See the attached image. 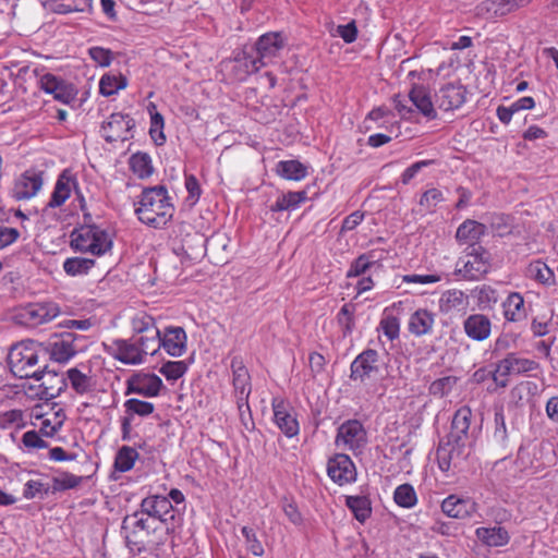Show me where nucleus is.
Returning <instances> with one entry per match:
<instances>
[{"label":"nucleus","instance_id":"f257e3e1","mask_svg":"<svg viewBox=\"0 0 558 558\" xmlns=\"http://www.w3.org/2000/svg\"><path fill=\"white\" fill-rule=\"evenodd\" d=\"M472 417V411L468 405L454 412L447 442L437 450L438 465L441 471L447 472L451 464L468 457L469 449L474 445L477 435L476 427H471Z\"/></svg>","mask_w":558,"mask_h":558},{"label":"nucleus","instance_id":"f03ea898","mask_svg":"<svg viewBox=\"0 0 558 558\" xmlns=\"http://www.w3.org/2000/svg\"><path fill=\"white\" fill-rule=\"evenodd\" d=\"M134 205L138 220L155 229L166 227L175 211L168 190L163 185L144 189Z\"/></svg>","mask_w":558,"mask_h":558},{"label":"nucleus","instance_id":"7ed1b4c3","mask_svg":"<svg viewBox=\"0 0 558 558\" xmlns=\"http://www.w3.org/2000/svg\"><path fill=\"white\" fill-rule=\"evenodd\" d=\"M38 357L34 342L23 341L11 348L8 354V364L12 374L19 378H34L39 381L40 378L46 379L49 376L51 379H56L60 384L56 390L60 391L66 386L63 375L37 366Z\"/></svg>","mask_w":558,"mask_h":558},{"label":"nucleus","instance_id":"20e7f679","mask_svg":"<svg viewBox=\"0 0 558 558\" xmlns=\"http://www.w3.org/2000/svg\"><path fill=\"white\" fill-rule=\"evenodd\" d=\"M71 247L93 256H102L112 248V239L108 231L99 226L86 225L71 233Z\"/></svg>","mask_w":558,"mask_h":558},{"label":"nucleus","instance_id":"39448f33","mask_svg":"<svg viewBox=\"0 0 558 558\" xmlns=\"http://www.w3.org/2000/svg\"><path fill=\"white\" fill-rule=\"evenodd\" d=\"M490 253L478 244L469 245L456 265V274L464 280H480L490 269Z\"/></svg>","mask_w":558,"mask_h":558},{"label":"nucleus","instance_id":"423d86ee","mask_svg":"<svg viewBox=\"0 0 558 558\" xmlns=\"http://www.w3.org/2000/svg\"><path fill=\"white\" fill-rule=\"evenodd\" d=\"M105 350L116 360L129 365H138L144 363L147 355H155L158 348L147 347L138 338L116 339L110 343H104Z\"/></svg>","mask_w":558,"mask_h":558},{"label":"nucleus","instance_id":"0eeeda50","mask_svg":"<svg viewBox=\"0 0 558 558\" xmlns=\"http://www.w3.org/2000/svg\"><path fill=\"white\" fill-rule=\"evenodd\" d=\"M138 511L140 514H145L161 523L166 533L173 532L175 526L174 508L167 497L160 495L148 496L141 501Z\"/></svg>","mask_w":558,"mask_h":558},{"label":"nucleus","instance_id":"6e6552de","mask_svg":"<svg viewBox=\"0 0 558 558\" xmlns=\"http://www.w3.org/2000/svg\"><path fill=\"white\" fill-rule=\"evenodd\" d=\"M60 307L54 302L31 303L19 308L14 315L16 324L27 328H36L54 319Z\"/></svg>","mask_w":558,"mask_h":558},{"label":"nucleus","instance_id":"1a4fd4ad","mask_svg":"<svg viewBox=\"0 0 558 558\" xmlns=\"http://www.w3.org/2000/svg\"><path fill=\"white\" fill-rule=\"evenodd\" d=\"M545 449L543 444L522 445L515 459L518 470L526 474H536L544 470L550 462V459L545 457Z\"/></svg>","mask_w":558,"mask_h":558},{"label":"nucleus","instance_id":"9d476101","mask_svg":"<svg viewBox=\"0 0 558 558\" xmlns=\"http://www.w3.org/2000/svg\"><path fill=\"white\" fill-rule=\"evenodd\" d=\"M134 126L135 121L130 114L114 112L102 122L100 134L108 143L125 142L133 137Z\"/></svg>","mask_w":558,"mask_h":558},{"label":"nucleus","instance_id":"9b49d317","mask_svg":"<svg viewBox=\"0 0 558 558\" xmlns=\"http://www.w3.org/2000/svg\"><path fill=\"white\" fill-rule=\"evenodd\" d=\"M379 354L374 349L362 351L350 365V378L353 381L367 384L379 374Z\"/></svg>","mask_w":558,"mask_h":558},{"label":"nucleus","instance_id":"f8f14e48","mask_svg":"<svg viewBox=\"0 0 558 558\" xmlns=\"http://www.w3.org/2000/svg\"><path fill=\"white\" fill-rule=\"evenodd\" d=\"M286 45L287 38L282 33H266L259 36L254 45V50L256 52L255 58L262 66H267L275 62Z\"/></svg>","mask_w":558,"mask_h":558},{"label":"nucleus","instance_id":"ddd939ff","mask_svg":"<svg viewBox=\"0 0 558 558\" xmlns=\"http://www.w3.org/2000/svg\"><path fill=\"white\" fill-rule=\"evenodd\" d=\"M366 430L357 420H348L342 423L336 436V445L347 450L356 451L366 445Z\"/></svg>","mask_w":558,"mask_h":558},{"label":"nucleus","instance_id":"4468645a","mask_svg":"<svg viewBox=\"0 0 558 558\" xmlns=\"http://www.w3.org/2000/svg\"><path fill=\"white\" fill-rule=\"evenodd\" d=\"M327 474L333 483L342 486L355 482L356 468L348 454L337 453L327 462Z\"/></svg>","mask_w":558,"mask_h":558},{"label":"nucleus","instance_id":"2eb2a0df","mask_svg":"<svg viewBox=\"0 0 558 558\" xmlns=\"http://www.w3.org/2000/svg\"><path fill=\"white\" fill-rule=\"evenodd\" d=\"M130 519L132 522V530L125 535L128 544H137L143 542L141 536L150 537L154 536L157 539V535L161 533L165 527L158 521H154L145 514H140V511H135Z\"/></svg>","mask_w":558,"mask_h":558},{"label":"nucleus","instance_id":"dca6fc26","mask_svg":"<svg viewBox=\"0 0 558 558\" xmlns=\"http://www.w3.org/2000/svg\"><path fill=\"white\" fill-rule=\"evenodd\" d=\"M187 337L182 327L170 326L165 328L163 332L159 331L158 351L160 348L171 356L180 357L186 351Z\"/></svg>","mask_w":558,"mask_h":558},{"label":"nucleus","instance_id":"f3484780","mask_svg":"<svg viewBox=\"0 0 558 558\" xmlns=\"http://www.w3.org/2000/svg\"><path fill=\"white\" fill-rule=\"evenodd\" d=\"M133 336L145 343V348H158L159 329L154 317L146 313H137L131 322Z\"/></svg>","mask_w":558,"mask_h":558},{"label":"nucleus","instance_id":"a211bd4d","mask_svg":"<svg viewBox=\"0 0 558 558\" xmlns=\"http://www.w3.org/2000/svg\"><path fill=\"white\" fill-rule=\"evenodd\" d=\"M263 68L255 56L246 51L238 53L232 60L225 62V69L229 71L232 80L244 82L248 76Z\"/></svg>","mask_w":558,"mask_h":558},{"label":"nucleus","instance_id":"6ab92c4d","mask_svg":"<svg viewBox=\"0 0 558 558\" xmlns=\"http://www.w3.org/2000/svg\"><path fill=\"white\" fill-rule=\"evenodd\" d=\"M43 184V172L26 170L15 180L12 195L16 199H29L41 190Z\"/></svg>","mask_w":558,"mask_h":558},{"label":"nucleus","instance_id":"aec40b11","mask_svg":"<svg viewBox=\"0 0 558 558\" xmlns=\"http://www.w3.org/2000/svg\"><path fill=\"white\" fill-rule=\"evenodd\" d=\"M161 387L162 380L156 374L138 373L128 380L125 393H137L143 397L151 398L159 395Z\"/></svg>","mask_w":558,"mask_h":558},{"label":"nucleus","instance_id":"412c9836","mask_svg":"<svg viewBox=\"0 0 558 558\" xmlns=\"http://www.w3.org/2000/svg\"><path fill=\"white\" fill-rule=\"evenodd\" d=\"M274 420L278 428L289 438L299 434V422L292 409L281 399L272 400Z\"/></svg>","mask_w":558,"mask_h":558},{"label":"nucleus","instance_id":"4be33fe9","mask_svg":"<svg viewBox=\"0 0 558 558\" xmlns=\"http://www.w3.org/2000/svg\"><path fill=\"white\" fill-rule=\"evenodd\" d=\"M466 100V89L460 83H448L439 88L436 102L441 110L459 109Z\"/></svg>","mask_w":558,"mask_h":558},{"label":"nucleus","instance_id":"5701e85b","mask_svg":"<svg viewBox=\"0 0 558 558\" xmlns=\"http://www.w3.org/2000/svg\"><path fill=\"white\" fill-rule=\"evenodd\" d=\"M75 341L76 336L73 332H64L60 336L51 337L49 341L51 359L59 363H65L71 360L78 351Z\"/></svg>","mask_w":558,"mask_h":558},{"label":"nucleus","instance_id":"b1692460","mask_svg":"<svg viewBox=\"0 0 558 558\" xmlns=\"http://www.w3.org/2000/svg\"><path fill=\"white\" fill-rule=\"evenodd\" d=\"M231 369L236 403L241 410L243 405H247V399L251 393L250 375L240 357L232 359Z\"/></svg>","mask_w":558,"mask_h":558},{"label":"nucleus","instance_id":"393cba45","mask_svg":"<svg viewBox=\"0 0 558 558\" xmlns=\"http://www.w3.org/2000/svg\"><path fill=\"white\" fill-rule=\"evenodd\" d=\"M530 2L531 0H485L476 7V14L487 19L504 16Z\"/></svg>","mask_w":558,"mask_h":558},{"label":"nucleus","instance_id":"a878e982","mask_svg":"<svg viewBox=\"0 0 558 558\" xmlns=\"http://www.w3.org/2000/svg\"><path fill=\"white\" fill-rule=\"evenodd\" d=\"M470 305L469 295L458 289L445 291L438 302L439 311L442 314L465 315Z\"/></svg>","mask_w":558,"mask_h":558},{"label":"nucleus","instance_id":"bb28decb","mask_svg":"<svg viewBox=\"0 0 558 558\" xmlns=\"http://www.w3.org/2000/svg\"><path fill=\"white\" fill-rule=\"evenodd\" d=\"M441 511L453 519H465L476 512V502L471 498H461L457 495H449L441 502Z\"/></svg>","mask_w":558,"mask_h":558},{"label":"nucleus","instance_id":"cd10ccee","mask_svg":"<svg viewBox=\"0 0 558 558\" xmlns=\"http://www.w3.org/2000/svg\"><path fill=\"white\" fill-rule=\"evenodd\" d=\"M409 99L415 110L427 120H435L437 111L432 101L429 89L421 84H414L409 92Z\"/></svg>","mask_w":558,"mask_h":558},{"label":"nucleus","instance_id":"c85d7f7f","mask_svg":"<svg viewBox=\"0 0 558 558\" xmlns=\"http://www.w3.org/2000/svg\"><path fill=\"white\" fill-rule=\"evenodd\" d=\"M465 335L474 341H484L492 332V322L484 314H471L463 320Z\"/></svg>","mask_w":558,"mask_h":558},{"label":"nucleus","instance_id":"c756f323","mask_svg":"<svg viewBox=\"0 0 558 558\" xmlns=\"http://www.w3.org/2000/svg\"><path fill=\"white\" fill-rule=\"evenodd\" d=\"M383 259V251L372 250L361 254L350 264L347 271V278L362 277L366 275L372 268L379 267Z\"/></svg>","mask_w":558,"mask_h":558},{"label":"nucleus","instance_id":"7c9ffc66","mask_svg":"<svg viewBox=\"0 0 558 558\" xmlns=\"http://www.w3.org/2000/svg\"><path fill=\"white\" fill-rule=\"evenodd\" d=\"M435 314L426 308L414 311L408 320V331L415 337L430 335L434 330Z\"/></svg>","mask_w":558,"mask_h":558},{"label":"nucleus","instance_id":"2f4dec72","mask_svg":"<svg viewBox=\"0 0 558 558\" xmlns=\"http://www.w3.org/2000/svg\"><path fill=\"white\" fill-rule=\"evenodd\" d=\"M74 186H76V180L70 174L68 170L62 171V173L57 179L47 206L50 208L62 206L70 197Z\"/></svg>","mask_w":558,"mask_h":558},{"label":"nucleus","instance_id":"473e14b6","mask_svg":"<svg viewBox=\"0 0 558 558\" xmlns=\"http://www.w3.org/2000/svg\"><path fill=\"white\" fill-rule=\"evenodd\" d=\"M504 317L508 322L518 323L526 319L527 307L521 293L511 292L502 303Z\"/></svg>","mask_w":558,"mask_h":558},{"label":"nucleus","instance_id":"72a5a7b5","mask_svg":"<svg viewBox=\"0 0 558 558\" xmlns=\"http://www.w3.org/2000/svg\"><path fill=\"white\" fill-rule=\"evenodd\" d=\"M525 276L544 287L556 284L554 270L542 259L531 262L526 267Z\"/></svg>","mask_w":558,"mask_h":558},{"label":"nucleus","instance_id":"f704fd0d","mask_svg":"<svg viewBox=\"0 0 558 558\" xmlns=\"http://www.w3.org/2000/svg\"><path fill=\"white\" fill-rule=\"evenodd\" d=\"M276 173L286 180L301 181L308 175V169L299 160H280L276 165Z\"/></svg>","mask_w":558,"mask_h":558},{"label":"nucleus","instance_id":"c9c22d12","mask_svg":"<svg viewBox=\"0 0 558 558\" xmlns=\"http://www.w3.org/2000/svg\"><path fill=\"white\" fill-rule=\"evenodd\" d=\"M475 535L480 542L489 547L504 546L510 538L508 532L501 526L478 527Z\"/></svg>","mask_w":558,"mask_h":558},{"label":"nucleus","instance_id":"e433bc0d","mask_svg":"<svg viewBox=\"0 0 558 558\" xmlns=\"http://www.w3.org/2000/svg\"><path fill=\"white\" fill-rule=\"evenodd\" d=\"M486 232L485 225L475 220H466L457 230L456 238L459 242L476 244Z\"/></svg>","mask_w":558,"mask_h":558},{"label":"nucleus","instance_id":"4c0bfd02","mask_svg":"<svg viewBox=\"0 0 558 558\" xmlns=\"http://www.w3.org/2000/svg\"><path fill=\"white\" fill-rule=\"evenodd\" d=\"M306 191H291L286 194H281L270 206V210L274 213L295 210L302 203L306 202Z\"/></svg>","mask_w":558,"mask_h":558},{"label":"nucleus","instance_id":"58836bf2","mask_svg":"<svg viewBox=\"0 0 558 558\" xmlns=\"http://www.w3.org/2000/svg\"><path fill=\"white\" fill-rule=\"evenodd\" d=\"M94 258L88 257H69L63 262V270L68 276L78 277L87 275L95 266Z\"/></svg>","mask_w":558,"mask_h":558},{"label":"nucleus","instance_id":"ea45409f","mask_svg":"<svg viewBox=\"0 0 558 558\" xmlns=\"http://www.w3.org/2000/svg\"><path fill=\"white\" fill-rule=\"evenodd\" d=\"M126 86L128 78L122 74L106 73L99 80V93L105 97L116 95Z\"/></svg>","mask_w":558,"mask_h":558},{"label":"nucleus","instance_id":"a19ab883","mask_svg":"<svg viewBox=\"0 0 558 558\" xmlns=\"http://www.w3.org/2000/svg\"><path fill=\"white\" fill-rule=\"evenodd\" d=\"M345 506L361 523H364L372 514V504L366 496H347Z\"/></svg>","mask_w":558,"mask_h":558},{"label":"nucleus","instance_id":"79ce46f5","mask_svg":"<svg viewBox=\"0 0 558 558\" xmlns=\"http://www.w3.org/2000/svg\"><path fill=\"white\" fill-rule=\"evenodd\" d=\"M51 9L58 14H69L74 12H90L93 0H54Z\"/></svg>","mask_w":558,"mask_h":558},{"label":"nucleus","instance_id":"37998d69","mask_svg":"<svg viewBox=\"0 0 558 558\" xmlns=\"http://www.w3.org/2000/svg\"><path fill=\"white\" fill-rule=\"evenodd\" d=\"M20 238V231L10 221L7 211L0 208V250L8 247Z\"/></svg>","mask_w":558,"mask_h":558},{"label":"nucleus","instance_id":"c03bdc74","mask_svg":"<svg viewBox=\"0 0 558 558\" xmlns=\"http://www.w3.org/2000/svg\"><path fill=\"white\" fill-rule=\"evenodd\" d=\"M130 168L140 179H146L153 174L151 158L147 153L138 151L130 158Z\"/></svg>","mask_w":558,"mask_h":558},{"label":"nucleus","instance_id":"a18cd8bd","mask_svg":"<svg viewBox=\"0 0 558 558\" xmlns=\"http://www.w3.org/2000/svg\"><path fill=\"white\" fill-rule=\"evenodd\" d=\"M35 416L41 418L39 432L47 437H51L60 430L65 418V415L61 411L53 412L51 416L36 412Z\"/></svg>","mask_w":558,"mask_h":558},{"label":"nucleus","instance_id":"49530a36","mask_svg":"<svg viewBox=\"0 0 558 558\" xmlns=\"http://www.w3.org/2000/svg\"><path fill=\"white\" fill-rule=\"evenodd\" d=\"M138 457L140 454L135 448L122 446L116 454V470L123 473L132 470Z\"/></svg>","mask_w":558,"mask_h":558},{"label":"nucleus","instance_id":"de8ad7c7","mask_svg":"<svg viewBox=\"0 0 558 558\" xmlns=\"http://www.w3.org/2000/svg\"><path fill=\"white\" fill-rule=\"evenodd\" d=\"M395 502L405 509H411L417 504V495L414 487L411 484H401L396 487L393 492Z\"/></svg>","mask_w":558,"mask_h":558},{"label":"nucleus","instance_id":"09e8293b","mask_svg":"<svg viewBox=\"0 0 558 558\" xmlns=\"http://www.w3.org/2000/svg\"><path fill=\"white\" fill-rule=\"evenodd\" d=\"M125 415L130 416V420L133 421L135 415H138L141 417H146L150 415L154 410L155 405L151 402L143 401L136 398H131L125 400L124 404Z\"/></svg>","mask_w":558,"mask_h":558},{"label":"nucleus","instance_id":"8fccbe9b","mask_svg":"<svg viewBox=\"0 0 558 558\" xmlns=\"http://www.w3.org/2000/svg\"><path fill=\"white\" fill-rule=\"evenodd\" d=\"M155 109H156V106L154 104H150L148 106V111L150 113L149 134L157 145H163L166 142V136L162 131L165 121H163V117L159 112H157V111L153 112V110H155Z\"/></svg>","mask_w":558,"mask_h":558},{"label":"nucleus","instance_id":"3c124183","mask_svg":"<svg viewBox=\"0 0 558 558\" xmlns=\"http://www.w3.org/2000/svg\"><path fill=\"white\" fill-rule=\"evenodd\" d=\"M445 201L444 194L439 189L432 187L426 190L418 202L420 207L425 214H433L438 204Z\"/></svg>","mask_w":558,"mask_h":558},{"label":"nucleus","instance_id":"603ef678","mask_svg":"<svg viewBox=\"0 0 558 558\" xmlns=\"http://www.w3.org/2000/svg\"><path fill=\"white\" fill-rule=\"evenodd\" d=\"M337 323L341 329L342 336L345 338L353 332L355 327L354 306L344 304L337 314Z\"/></svg>","mask_w":558,"mask_h":558},{"label":"nucleus","instance_id":"864d4df0","mask_svg":"<svg viewBox=\"0 0 558 558\" xmlns=\"http://www.w3.org/2000/svg\"><path fill=\"white\" fill-rule=\"evenodd\" d=\"M25 426L23 411L13 409L0 412L1 429H20Z\"/></svg>","mask_w":558,"mask_h":558},{"label":"nucleus","instance_id":"5fc2aeb1","mask_svg":"<svg viewBox=\"0 0 558 558\" xmlns=\"http://www.w3.org/2000/svg\"><path fill=\"white\" fill-rule=\"evenodd\" d=\"M82 482V476H77L68 472L61 473L52 477V493L75 488Z\"/></svg>","mask_w":558,"mask_h":558},{"label":"nucleus","instance_id":"6e6d98bb","mask_svg":"<svg viewBox=\"0 0 558 558\" xmlns=\"http://www.w3.org/2000/svg\"><path fill=\"white\" fill-rule=\"evenodd\" d=\"M514 374L513 364L510 354L499 361L494 372V380L500 387H506L508 376Z\"/></svg>","mask_w":558,"mask_h":558},{"label":"nucleus","instance_id":"4d7b16f0","mask_svg":"<svg viewBox=\"0 0 558 558\" xmlns=\"http://www.w3.org/2000/svg\"><path fill=\"white\" fill-rule=\"evenodd\" d=\"M49 493H52V486L37 480H29L24 485L23 496L26 499L43 498Z\"/></svg>","mask_w":558,"mask_h":558},{"label":"nucleus","instance_id":"13d9d810","mask_svg":"<svg viewBox=\"0 0 558 558\" xmlns=\"http://www.w3.org/2000/svg\"><path fill=\"white\" fill-rule=\"evenodd\" d=\"M68 379L72 388L80 395L90 390V378L77 368H70L68 371Z\"/></svg>","mask_w":558,"mask_h":558},{"label":"nucleus","instance_id":"bf43d9fd","mask_svg":"<svg viewBox=\"0 0 558 558\" xmlns=\"http://www.w3.org/2000/svg\"><path fill=\"white\" fill-rule=\"evenodd\" d=\"M241 533L245 538L246 549L256 557L264 556L265 549L256 532L252 527L243 526Z\"/></svg>","mask_w":558,"mask_h":558},{"label":"nucleus","instance_id":"052dcab7","mask_svg":"<svg viewBox=\"0 0 558 558\" xmlns=\"http://www.w3.org/2000/svg\"><path fill=\"white\" fill-rule=\"evenodd\" d=\"M187 371V366L183 361H168L160 367V373L168 380H178Z\"/></svg>","mask_w":558,"mask_h":558},{"label":"nucleus","instance_id":"680f3d73","mask_svg":"<svg viewBox=\"0 0 558 558\" xmlns=\"http://www.w3.org/2000/svg\"><path fill=\"white\" fill-rule=\"evenodd\" d=\"M457 377L445 376L434 380L429 386V392L434 396H447L456 386Z\"/></svg>","mask_w":558,"mask_h":558},{"label":"nucleus","instance_id":"e2e57ef3","mask_svg":"<svg viewBox=\"0 0 558 558\" xmlns=\"http://www.w3.org/2000/svg\"><path fill=\"white\" fill-rule=\"evenodd\" d=\"M379 327L384 335L391 341L397 339L400 335V322L393 315L385 314L379 323Z\"/></svg>","mask_w":558,"mask_h":558},{"label":"nucleus","instance_id":"0e129e2a","mask_svg":"<svg viewBox=\"0 0 558 558\" xmlns=\"http://www.w3.org/2000/svg\"><path fill=\"white\" fill-rule=\"evenodd\" d=\"M184 185L187 192L186 202L194 206L202 195L199 182L194 174H185Z\"/></svg>","mask_w":558,"mask_h":558},{"label":"nucleus","instance_id":"69168bd1","mask_svg":"<svg viewBox=\"0 0 558 558\" xmlns=\"http://www.w3.org/2000/svg\"><path fill=\"white\" fill-rule=\"evenodd\" d=\"M90 59L100 66H109L113 60V53L110 49L95 46L88 49Z\"/></svg>","mask_w":558,"mask_h":558},{"label":"nucleus","instance_id":"338daca9","mask_svg":"<svg viewBox=\"0 0 558 558\" xmlns=\"http://www.w3.org/2000/svg\"><path fill=\"white\" fill-rule=\"evenodd\" d=\"M434 163V160H420L414 163H412L410 167H408L400 175V181L402 184L407 185L409 184L416 175L417 173Z\"/></svg>","mask_w":558,"mask_h":558},{"label":"nucleus","instance_id":"774afa93","mask_svg":"<svg viewBox=\"0 0 558 558\" xmlns=\"http://www.w3.org/2000/svg\"><path fill=\"white\" fill-rule=\"evenodd\" d=\"M476 298L478 305L481 307H486L492 303H496L498 301V294L495 289L489 286H482L475 289Z\"/></svg>","mask_w":558,"mask_h":558}]
</instances>
